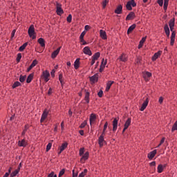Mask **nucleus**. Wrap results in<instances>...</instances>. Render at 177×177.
<instances>
[{"label":"nucleus","instance_id":"4c0bfd02","mask_svg":"<svg viewBox=\"0 0 177 177\" xmlns=\"http://www.w3.org/2000/svg\"><path fill=\"white\" fill-rule=\"evenodd\" d=\"M84 100H86V103H89V92H86Z\"/></svg>","mask_w":177,"mask_h":177},{"label":"nucleus","instance_id":"3c124183","mask_svg":"<svg viewBox=\"0 0 177 177\" xmlns=\"http://www.w3.org/2000/svg\"><path fill=\"white\" fill-rule=\"evenodd\" d=\"M28 129V126L26 125L25 129L21 133L22 136H24L26 135V133L27 132Z\"/></svg>","mask_w":177,"mask_h":177},{"label":"nucleus","instance_id":"a211bd4d","mask_svg":"<svg viewBox=\"0 0 177 177\" xmlns=\"http://www.w3.org/2000/svg\"><path fill=\"white\" fill-rule=\"evenodd\" d=\"M176 35V33L175 32H173L171 35V41H170V45L171 46H174V44H175V37Z\"/></svg>","mask_w":177,"mask_h":177},{"label":"nucleus","instance_id":"c756f323","mask_svg":"<svg viewBox=\"0 0 177 177\" xmlns=\"http://www.w3.org/2000/svg\"><path fill=\"white\" fill-rule=\"evenodd\" d=\"M38 43L41 45L42 48H45V40L42 38L38 39Z\"/></svg>","mask_w":177,"mask_h":177},{"label":"nucleus","instance_id":"423d86ee","mask_svg":"<svg viewBox=\"0 0 177 177\" xmlns=\"http://www.w3.org/2000/svg\"><path fill=\"white\" fill-rule=\"evenodd\" d=\"M50 76V73L48 71H45L43 72L42 77L44 78V81L48 82L49 81V77Z\"/></svg>","mask_w":177,"mask_h":177},{"label":"nucleus","instance_id":"c9c22d12","mask_svg":"<svg viewBox=\"0 0 177 177\" xmlns=\"http://www.w3.org/2000/svg\"><path fill=\"white\" fill-rule=\"evenodd\" d=\"M100 57V53H96L95 55H93L92 59L94 60H97Z\"/></svg>","mask_w":177,"mask_h":177},{"label":"nucleus","instance_id":"c03bdc74","mask_svg":"<svg viewBox=\"0 0 177 177\" xmlns=\"http://www.w3.org/2000/svg\"><path fill=\"white\" fill-rule=\"evenodd\" d=\"M59 82L62 84V85H63L64 82H63V74L60 73L59 75Z\"/></svg>","mask_w":177,"mask_h":177},{"label":"nucleus","instance_id":"bf43d9fd","mask_svg":"<svg viewBox=\"0 0 177 177\" xmlns=\"http://www.w3.org/2000/svg\"><path fill=\"white\" fill-rule=\"evenodd\" d=\"M97 95L99 96V97H102L103 96V91H100L97 93Z\"/></svg>","mask_w":177,"mask_h":177},{"label":"nucleus","instance_id":"ea45409f","mask_svg":"<svg viewBox=\"0 0 177 177\" xmlns=\"http://www.w3.org/2000/svg\"><path fill=\"white\" fill-rule=\"evenodd\" d=\"M150 77H151V73L150 72H146L144 74V78H150Z\"/></svg>","mask_w":177,"mask_h":177},{"label":"nucleus","instance_id":"8fccbe9b","mask_svg":"<svg viewBox=\"0 0 177 177\" xmlns=\"http://www.w3.org/2000/svg\"><path fill=\"white\" fill-rule=\"evenodd\" d=\"M52 149V142H49L46 146V151H49Z\"/></svg>","mask_w":177,"mask_h":177},{"label":"nucleus","instance_id":"2eb2a0df","mask_svg":"<svg viewBox=\"0 0 177 177\" xmlns=\"http://www.w3.org/2000/svg\"><path fill=\"white\" fill-rule=\"evenodd\" d=\"M115 13L116 15H121V13H122V5H119L117 6L116 9L115 10Z\"/></svg>","mask_w":177,"mask_h":177},{"label":"nucleus","instance_id":"a19ab883","mask_svg":"<svg viewBox=\"0 0 177 177\" xmlns=\"http://www.w3.org/2000/svg\"><path fill=\"white\" fill-rule=\"evenodd\" d=\"M37 64H38V61L37 59H35V60H33V62L30 64V66L34 68V67H35V66L37 65Z\"/></svg>","mask_w":177,"mask_h":177},{"label":"nucleus","instance_id":"9b49d317","mask_svg":"<svg viewBox=\"0 0 177 177\" xmlns=\"http://www.w3.org/2000/svg\"><path fill=\"white\" fill-rule=\"evenodd\" d=\"M149 104V98H147L145 101H144V102L142 104V106L140 108V111H145V109H146V107H147Z\"/></svg>","mask_w":177,"mask_h":177},{"label":"nucleus","instance_id":"e2e57ef3","mask_svg":"<svg viewBox=\"0 0 177 177\" xmlns=\"http://www.w3.org/2000/svg\"><path fill=\"white\" fill-rule=\"evenodd\" d=\"M55 73H56V71H55V69H53L50 72L52 77H55Z\"/></svg>","mask_w":177,"mask_h":177},{"label":"nucleus","instance_id":"6e6d98bb","mask_svg":"<svg viewBox=\"0 0 177 177\" xmlns=\"http://www.w3.org/2000/svg\"><path fill=\"white\" fill-rule=\"evenodd\" d=\"M141 60H142V57H137V59L136 60V63H137V64H139V63H140Z\"/></svg>","mask_w":177,"mask_h":177},{"label":"nucleus","instance_id":"7ed1b4c3","mask_svg":"<svg viewBox=\"0 0 177 177\" xmlns=\"http://www.w3.org/2000/svg\"><path fill=\"white\" fill-rule=\"evenodd\" d=\"M55 6H56V9H57L56 10L57 15H58V16H62V15H63V13H64L63 8H62V4L57 2L55 4Z\"/></svg>","mask_w":177,"mask_h":177},{"label":"nucleus","instance_id":"49530a36","mask_svg":"<svg viewBox=\"0 0 177 177\" xmlns=\"http://www.w3.org/2000/svg\"><path fill=\"white\" fill-rule=\"evenodd\" d=\"M85 34H86V32L85 31H83L80 36V41H84V37H85Z\"/></svg>","mask_w":177,"mask_h":177},{"label":"nucleus","instance_id":"0eeeda50","mask_svg":"<svg viewBox=\"0 0 177 177\" xmlns=\"http://www.w3.org/2000/svg\"><path fill=\"white\" fill-rule=\"evenodd\" d=\"M83 53H84V55H88V56H92V51L89 46H86L83 48Z\"/></svg>","mask_w":177,"mask_h":177},{"label":"nucleus","instance_id":"e433bc0d","mask_svg":"<svg viewBox=\"0 0 177 177\" xmlns=\"http://www.w3.org/2000/svg\"><path fill=\"white\" fill-rule=\"evenodd\" d=\"M169 2V0H164V6H163L164 10H167V9L168 8Z\"/></svg>","mask_w":177,"mask_h":177},{"label":"nucleus","instance_id":"09e8293b","mask_svg":"<svg viewBox=\"0 0 177 177\" xmlns=\"http://www.w3.org/2000/svg\"><path fill=\"white\" fill-rule=\"evenodd\" d=\"M72 20H73V16L71 15H69L66 18V21H68V23H71Z\"/></svg>","mask_w":177,"mask_h":177},{"label":"nucleus","instance_id":"de8ad7c7","mask_svg":"<svg viewBox=\"0 0 177 177\" xmlns=\"http://www.w3.org/2000/svg\"><path fill=\"white\" fill-rule=\"evenodd\" d=\"M64 172H66V170L64 169H62L59 173L58 177H62L64 175Z\"/></svg>","mask_w":177,"mask_h":177},{"label":"nucleus","instance_id":"f8f14e48","mask_svg":"<svg viewBox=\"0 0 177 177\" xmlns=\"http://www.w3.org/2000/svg\"><path fill=\"white\" fill-rule=\"evenodd\" d=\"M118 127V119L115 118L113 121V131L115 132L117 131V128Z\"/></svg>","mask_w":177,"mask_h":177},{"label":"nucleus","instance_id":"338daca9","mask_svg":"<svg viewBox=\"0 0 177 177\" xmlns=\"http://www.w3.org/2000/svg\"><path fill=\"white\" fill-rule=\"evenodd\" d=\"M78 176V173H74V170H73V177H77Z\"/></svg>","mask_w":177,"mask_h":177},{"label":"nucleus","instance_id":"052dcab7","mask_svg":"<svg viewBox=\"0 0 177 177\" xmlns=\"http://www.w3.org/2000/svg\"><path fill=\"white\" fill-rule=\"evenodd\" d=\"M165 31H169V27L168 26V24H165L164 27Z\"/></svg>","mask_w":177,"mask_h":177},{"label":"nucleus","instance_id":"b1692460","mask_svg":"<svg viewBox=\"0 0 177 177\" xmlns=\"http://www.w3.org/2000/svg\"><path fill=\"white\" fill-rule=\"evenodd\" d=\"M120 60L121 62H127V60H128V56L124 53L122 54V55L120 57Z\"/></svg>","mask_w":177,"mask_h":177},{"label":"nucleus","instance_id":"4be33fe9","mask_svg":"<svg viewBox=\"0 0 177 177\" xmlns=\"http://www.w3.org/2000/svg\"><path fill=\"white\" fill-rule=\"evenodd\" d=\"M114 84L113 81H109L106 84V87L105 91L106 92H109V91H110V88H111V85H113Z\"/></svg>","mask_w":177,"mask_h":177},{"label":"nucleus","instance_id":"603ef678","mask_svg":"<svg viewBox=\"0 0 177 177\" xmlns=\"http://www.w3.org/2000/svg\"><path fill=\"white\" fill-rule=\"evenodd\" d=\"M85 127H86V121H84V122H82L80 126V128L82 129V128H85Z\"/></svg>","mask_w":177,"mask_h":177},{"label":"nucleus","instance_id":"c85d7f7f","mask_svg":"<svg viewBox=\"0 0 177 177\" xmlns=\"http://www.w3.org/2000/svg\"><path fill=\"white\" fill-rule=\"evenodd\" d=\"M34 78V74L32 73V74H30L28 77H27V80H26V82L27 84H30V82H31V81H32V79Z\"/></svg>","mask_w":177,"mask_h":177},{"label":"nucleus","instance_id":"680f3d73","mask_svg":"<svg viewBox=\"0 0 177 177\" xmlns=\"http://www.w3.org/2000/svg\"><path fill=\"white\" fill-rule=\"evenodd\" d=\"M162 102H164V98L162 97H160L158 102L160 104H162Z\"/></svg>","mask_w":177,"mask_h":177},{"label":"nucleus","instance_id":"79ce46f5","mask_svg":"<svg viewBox=\"0 0 177 177\" xmlns=\"http://www.w3.org/2000/svg\"><path fill=\"white\" fill-rule=\"evenodd\" d=\"M169 27H175V21L173 19H171L169 22Z\"/></svg>","mask_w":177,"mask_h":177},{"label":"nucleus","instance_id":"5701e85b","mask_svg":"<svg viewBox=\"0 0 177 177\" xmlns=\"http://www.w3.org/2000/svg\"><path fill=\"white\" fill-rule=\"evenodd\" d=\"M104 62V59H102V64L100 68V73H102L103 70H104V67H106V64H107V62H105L104 64H103Z\"/></svg>","mask_w":177,"mask_h":177},{"label":"nucleus","instance_id":"58836bf2","mask_svg":"<svg viewBox=\"0 0 177 177\" xmlns=\"http://www.w3.org/2000/svg\"><path fill=\"white\" fill-rule=\"evenodd\" d=\"M20 85H21L20 82H15L12 85V88L15 89V88H17V86H20Z\"/></svg>","mask_w":177,"mask_h":177},{"label":"nucleus","instance_id":"72a5a7b5","mask_svg":"<svg viewBox=\"0 0 177 177\" xmlns=\"http://www.w3.org/2000/svg\"><path fill=\"white\" fill-rule=\"evenodd\" d=\"M109 126V122H106L104 125V129L102 133V135H106V130L107 129V127Z\"/></svg>","mask_w":177,"mask_h":177},{"label":"nucleus","instance_id":"20e7f679","mask_svg":"<svg viewBox=\"0 0 177 177\" xmlns=\"http://www.w3.org/2000/svg\"><path fill=\"white\" fill-rule=\"evenodd\" d=\"M49 114V111H48V109H45L41 115V118L40 120V122H44V121H45V120H46V118H48V115Z\"/></svg>","mask_w":177,"mask_h":177},{"label":"nucleus","instance_id":"bb28decb","mask_svg":"<svg viewBox=\"0 0 177 177\" xmlns=\"http://www.w3.org/2000/svg\"><path fill=\"white\" fill-rule=\"evenodd\" d=\"M95 120H96V115L91 113L89 118L90 124H92V122H95Z\"/></svg>","mask_w":177,"mask_h":177},{"label":"nucleus","instance_id":"cd10ccee","mask_svg":"<svg viewBox=\"0 0 177 177\" xmlns=\"http://www.w3.org/2000/svg\"><path fill=\"white\" fill-rule=\"evenodd\" d=\"M131 118H128L127 120L125 122L124 124V129H128L129 126L131 125Z\"/></svg>","mask_w":177,"mask_h":177},{"label":"nucleus","instance_id":"f03ea898","mask_svg":"<svg viewBox=\"0 0 177 177\" xmlns=\"http://www.w3.org/2000/svg\"><path fill=\"white\" fill-rule=\"evenodd\" d=\"M136 6V3L135 0H130L127 3L126 8L127 10H132V8H135Z\"/></svg>","mask_w":177,"mask_h":177},{"label":"nucleus","instance_id":"69168bd1","mask_svg":"<svg viewBox=\"0 0 177 177\" xmlns=\"http://www.w3.org/2000/svg\"><path fill=\"white\" fill-rule=\"evenodd\" d=\"M55 176V173L51 172L50 174H48V177H54Z\"/></svg>","mask_w":177,"mask_h":177},{"label":"nucleus","instance_id":"f704fd0d","mask_svg":"<svg viewBox=\"0 0 177 177\" xmlns=\"http://www.w3.org/2000/svg\"><path fill=\"white\" fill-rule=\"evenodd\" d=\"M87 173H88V169H84V171L79 174L78 177H84L85 176V175H86Z\"/></svg>","mask_w":177,"mask_h":177},{"label":"nucleus","instance_id":"f3484780","mask_svg":"<svg viewBox=\"0 0 177 177\" xmlns=\"http://www.w3.org/2000/svg\"><path fill=\"white\" fill-rule=\"evenodd\" d=\"M62 49V47H59L57 50H55L52 54L51 57L52 59H55L57 55H59V53L60 52V50Z\"/></svg>","mask_w":177,"mask_h":177},{"label":"nucleus","instance_id":"473e14b6","mask_svg":"<svg viewBox=\"0 0 177 177\" xmlns=\"http://www.w3.org/2000/svg\"><path fill=\"white\" fill-rule=\"evenodd\" d=\"M19 172H20V169H17L15 171H12L10 174L11 177H15L16 176V175H17V174H19Z\"/></svg>","mask_w":177,"mask_h":177},{"label":"nucleus","instance_id":"864d4df0","mask_svg":"<svg viewBox=\"0 0 177 177\" xmlns=\"http://www.w3.org/2000/svg\"><path fill=\"white\" fill-rule=\"evenodd\" d=\"M109 1L107 0H104L103 2H102V8L103 9H104V8H106V6H107V3Z\"/></svg>","mask_w":177,"mask_h":177},{"label":"nucleus","instance_id":"0e129e2a","mask_svg":"<svg viewBox=\"0 0 177 177\" xmlns=\"http://www.w3.org/2000/svg\"><path fill=\"white\" fill-rule=\"evenodd\" d=\"M151 167H156V161H153L150 163Z\"/></svg>","mask_w":177,"mask_h":177},{"label":"nucleus","instance_id":"ddd939ff","mask_svg":"<svg viewBox=\"0 0 177 177\" xmlns=\"http://www.w3.org/2000/svg\"><path fill=\"white\" fill-rule=\"evenodd\" d=\"M161 53H162V51H160V50L156 53L152 57L153 62H156V60H157V59H158V57L161 56Z\"/></svg>","mask_w":177,"mask_h":177},{"label":"nucleus","instance_id":"1a4fd4ad","mask_svg":"<svg viewBox=\"0 0 177 177\" xmlns=\"http://www.w3.org/2000/svg\"><path fill=\"white\" fill-rule=\"evenodd\" d=\"M97 80H99V74H97V73L90 77V81H91V82H93V84L97 82Z\"/></svg>","mask_w":177,"mask_h":177},{"label":"nucleus","instance_id":"dca6fc26","mask_svg":"<svg viewBox=\"0 0 177 177\" xmlns=\"http://www.w3.org/2000/svg\"><path fill=\"white\" fill-rule=\"evenodd\" d=\"M18 146H19V147H26V146H27V141H26L25 139H23L22 140H19L18 142Z\"/></svg>","mask_w":177,"mask_h":177},{"label":"nucleus","instance_id":"7c9ffc66","mask_svg":"<svg viewBox=\"0 0 177 177\" xmlns=\"http://www.w3.org/2000/svg\"><path fill=\"white\" fill-rule=\"evenodd\" d=\"M146 41V37H142V39L140 41V44L138 45V49H140L142 46H143V44H145Z\"/></svg>","mask_w":177,"mask_h":177},{"label":"nucleus","instance_id":"6ab92c4d","mask_svg":"<svg viewBox=\"0 0 177 177\" xmlns=\"http://www.w3.org/2000/svg\"><path fill=\"white\" fill-rule=\"evenodd\" d=\"M100 35L102 39H107V35L106 34V31L103 30H100Z\"/></svg>","mask_w":177,"mask_h":177},{"label":"nucleus","instance_id":"a878e982","mask_svg":"<svg viewBox=\"0 0 177 177\" xmlns=\"http://www.w3.org/2000/svg\"><path fill=\"white\" fill-rule=\"evenodd\" d=\"M134 28H136V24H133L131 25L129 28H128V30H127V34H131V32H132L134 30Z\"/></svg>","mask_w":177,"mask_h":177},{"label":"nucleus","instance_id":"37998d69","mask_svg":"<svg viewBox=\"0 0 177 177\" xmlns=\"http://www.w3.org/2000/svg\"><path fill=\"white\" fill-rule=\"evenodd\" d=\"M26 75L23 76V75H21L20 77H19L20 82H24L26 81Z\"/></svg>","mask_w":177,"mask_h":177},{"label":"nucleus","instance_id":"4d7b16f0","mask_svg":"<svg viewBox=\"0 0 177 177\" xmlns=\"http://www.w3.org/2000/svg\"><path fill=\"white\" fill-rule=\"evenodd\" d=\"M15 34H16V29H14L11 33V39H13Z\"/></svg>","mask_w":177,"mask_h":177},{"label":"nucleus","instance_id":"9d476101","mask_svg":"<svg viewBox=\"0 0 177 177\" xmlns=\"http://www.w3.org/2000/svg\"><path fill=\"white\" fill-rule=\"evenodd\" d=\"M136 17V15H135V12H131L126 17V21H128L129 20H133Z\"/></svg>","mask_w":177,"mask_h":177},{"label":"nucleus","instance_id":"4468645a","mask_svg":"<svg viewBox=\"0 0 177 177\" xmlns=\"http://www.w3.org/2000/svg\"><path fill=\"white\" fill-rule=\"evenodd\" d=\"M156 154H157V149H155V150L151 151L148 154V158H149V160H153V158H154Z\"/></svg>","mask_w":177,"mask_h":177},{"label":"nucleus","instance_id":"f257e3e1","mask_svg":"<svg viewBox=\"0 0 177 177\" xmlns=\"http://www.w3.org/2000/svg\"><path fill=\"white\" fill-rule=\"evenodd\" d=\"M28 35L32 39H35L37 36H35V28H34V25H31L28 30Z\"/></svg>","mask_w":177,"mask_h":177},{"label":"nucleus","instance_id":"393cba45","mask_svg":"<svg viewBox=\"0 0 177 177\" xmlns=\"http://www.w3.org/2000/svg\"><path fill=\"white\" fill-rule=\"evenodd\" d=\"M80 59L77 58L75 62H74V67L75 68V70H78V68H80Z\"/></svg>","mask_w":177,"mask_h":177},{"label":"nucleus","instance_id":"412c9836","mask_svg":"<svg viewBox=\"0 0 177 177\" xmlns=\"http://www.w3.org/2000/svg\"><path fill=\"white\" fill-rule=\"evenodd\" d=\"M167 165H159L158 166V174H161L162 172V171H164V168H166Z\"/></svg>","mask_w":177,"mask_h":177},{"label":"nucleus","instance_id":"774afa93","mask_svg":"<svg viewBox=\"0 0 177 177\" xmlns=\"http://www.w3.org/2000/svg\"><path fill=\"white\" fill-rule=\"evenodd\" d=\"M52 91H53L52 88H50L48 92V95H52Z\"/></svg>","mask_w":177,"mask_h":177},{"label":"nucleus","instance_id":"39448f33","mask_svg":"<svg viewBox=\"0 0 177 177\" xmlns=\"http://www.w3.org/2000/svg\"><path fill=\"white\" fill-rule=\"evenodd\" d=\"M89 158V152L86 151L84 155H82V158H80V162L84 164L86 160Z\"/></svg>","mask_w":177,"mask_h":177},{"label":"nucleus","instance_id":"6e6552de","mask_svg":"<svg viewBox=\"0 0 177 177\" xmlns=\"http://www.w3.org/2000/svg\"><path fill=\"white\" fill-rule=\"evenodd\" d=\"M67 146H68V143L67 142L62 144L61 147H59V151L58 152V154H62V153L66 149H67Z\"/></svg>","mask_w":177,"mask_h":177},{"label":"nucleus","instance_id":"aec40b11","mask_svg":"<svg viewBox=\"0 0 177 177\" xmlns=\"http://www.w3.org/2000/svg\"><path fill=\"white\" fill-rule=\"evenodd\" d=\"M104 142V136L103 134H101V136H100V138L98 139V143H99L100 147H102L103 146Z\"/></svg>","mask_w":177,"mask_h":177},{"label":"nucleus","instance_id":"5fc2aeb1","mask_svg":"<svg viewBox=\"0 0 177 177\" xmlns=\"http://www.w3.org/2000/svg\"><path fill=\"white\" fill-rule=\"evenodd\" d=\"M21 59V53H18L17 57V62H20Z\"/></svg>","mask_w":177,"mask_h":177},{"label":"nucleus","instance_id":"13d9d810","mask_svg":"<svg viewBox=\"0 0 177 177\" xmlns=\"http://www.w3.org/2000/svg\"><path fill=\"white\" fill-rule=\"evenodd\" d=\"M158 3L159 6H162L164 5V0H158Z\"/></svg>","mask_w":177,"mask_h":177},{"label":"nucleus","instance_id":"a18cd8bd","mask_svg":"<svg viewBox=\"0 0 177 177\" xmlns=\"http://www.w3.org/2000/svg\"><path fill=\"white\" fill-rule=\"evenodd\" d=\"M84 153H85V148H80L79 155L82 156H84Z\"/></svg>","mask_w":177,"mask_h":177},{"label":"nucleus","instance_id":"2f4dec72","mask_svg":"<svg viewBox=\"0 0 177 177\" xmlns=\"http://www.w3.org/2000/svg\"><path fill=\"white\" fill-rule=\"evenodd\" d=\"M28 45V43H24L22 46H21L19 47V51L20 52H23V50H24L26 49V48L27 47V46Z\"/></svg>","mask_w":177,"mask_h":177}]
</instances>
